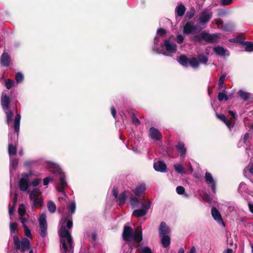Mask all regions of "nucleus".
Listing matches in <instances>:
<instances>
[{"label":"nucleus","mask_w":253,"mask_h":253,"mask_svg":"<svg viewBox=\"0 0 253 253\" xmlns=\"http://www.w3.org/2000/svg\"><path fill=\"white\" fill-rule=\"evenodd\" d=\"M139 250L141 253H152L151 249L148 246L141 247Z\"/></svg>","instance_id":"45"},{"label":"nucleus","mask_w":253,"mask_h":253,"mask_svg":"<svg viewBox=\"0 0 253 253\" xmlns=\"http://www.w3.org/2000/svg\"><path fill=\"white\" fill-rule=\"evenodd\" d=\"M10 98L4 92H2L1 98L2 108L6 115V122L9 126L13 120V112L9 108Z\"/></svg>","instance_id":"5"},{"label":"nucleus","mask_w":253,"mask_h":253,"mask_svg":"<svg viewBox=\"0 0 253 253\" xmlns=\"http://www.w3.org/2000/svg\"><path fill=\"white\" fill-rule=\"evenodd\" d=\"M159 231L160 236L168 235L170 232V229L165 222H162L160 224Z\"/></svg>","instance_id":"18"},{"label":"nucleus","mask_w":253,"mask_h":253,"mask_svg":"<svg viewBox=\"0 0 253 253\" xmlns=\"http://www.w3.org/2000/svg\"><path fill=\"white\" fill-rule=\"evenodd\" d=\"M149 133L151 138L156 141L160 140L162 137V134L160 131L153 127L150 128Z\"/></svg>","instance_id":"16"},{"label":"nucleus","mask_w":253,"mask_h":253,"mask_svg":"<svg viewBox=\"0 0 253 253\" xmlns=\"http://www.w3.org/2000/svg\"><path fill=\"white\" fill-rule=\"evenodd\" d=\"M20 119L21 116L20 114H17L15 116L14 121V128L15 131L17 133V136L20 130Z\"/></svg>","instance_id":"22"},{"label":"nucleus","mask_w":253,"mask_h":253,"mask_svg":"<svg viewBox=\"0 0 253 253\" xmlns=\"http://www.w3.org/2000/svg\"><path fill=\"white\" fill-rule=\"evenodd\" d=\"M14 81L9 79L6 80L5 82L6 87L8 89H9L14 85Z\"/></svg>","instance_id":"46"},{"label":"nucleus","mask_w":253,"mask_h":253,"mask_svg":"<svg viewBox=\"0 0 253 253\" xmlns=\"http://www.w3.org/2000/svg\"><path fill=\"white\" fill-rule=\"evenodd\" d=\"M111 114H112V116L115 118L116 117V111L115 108L114 107H112L111 109Z\"/></svg>","instance_id":"59"},{"label":"nucleus","mask_w":253,"mask_h":253,"mask_svg":"<svg viewBox=\"0 0 253 253\" xmlns=\"http://www.w3.org/2000/svg\"><path fill=\"white\" fill-rule=\"evenodd\" d=\"M244 45L246 46L245 50L247 51L251 52L253 51V42H244Z\"/></svg>","instance_id":"39"},{"label":"nucleus","mask_w":253,"mask_h":253,"mask_svg":"<svg viewBox=\"0 0 253 253\" xmlns=\"http://www.w3.org/2000/svg\"><path fill=\"white\" fill-rule=\"evenodd\" d=\"M31 200L33 201V206L35 207H41L43 206V200L40 197Z\"/></svg>","instance_id":"33"},{"label":"nucleus","mask_w":253,"mask_h":253,"mask_svg":"<svg viewBox=\"0 0 253 253\" xmlns=\"http://www.w3.org/2000/svg\"><path fill=\"white\" fill-rule=\"evenodd\" d=\"M176 191L179 195H183L184 197H188V195L185 193V189L183 186H178L176 188Z\"/></svg>","instance_id":"34"},{"label":"nucleus","mask_w":253,"mask_h":253,"mask_svg":"<svg viewBox=\"0 0 253 253\" xmlns=\"http://www.w3.org/2000/svg\"><path fill=\"white\" fill-rule=\"evenodd\" d=\"M248 173L253 175V163H250L244 170V174L247 176Z\"/></svg>","instance_id":"35"},{"label":"nucleus","mask_w":253,"mask_h":253,"mask_svg":"<svg viewBox=\"0 0 253 253\" xmlns=\"http://www.w3.org/2000/svg\"><path fill=\"white\" fill-rule=\"evenodd\" d=\"M223 253H233L232 249L228 248L223 252Z\"/></svg>","instance_id":"62"},{"label":"nucleus","mask_w":253,"mask_h":253,"mask_svg":"<svg viewBox=\"0 0 253 253\" xmlns=\"http://www.w3.org/2000/svg\"><path fill=\"white\" fill-rule=\"evenodd\" d=\"M195 41L200 42L204 40L209 43H214L217 42L218 36L217 34H210L205 32H202L200 35L195 36L194 37Z\"/></svg>","instance_id":"7"},{"label":"nucleus","mask_w":253,"mask_h":253,"mask_svg":"<svg viewBox=\"0 0 253 253\" xmlns=\"http://www.w3.org/2000/svg\"><path fill=\"white\" fill-rule=\"evenodd\" d=\"M130 204L132 208L140 207V209L133 211L132 215L135 217H142L146 215L151 207L152 202L144 197L137 198L134 197L130 198Z\"/></svg>","instance_id":"2"},{"label":"nucleus","mask_w":253,"mask_h":253,"mask_svg":"<svg viewBox=\"0 0 253 253\" xmlns=\"http://www.w3.org/2000/svg\"><path fill=\"white\" fill-rule=\"evenodd\" d=\"M18 164V160L16 159H11L10 160V166L11 167L15 169Z\"/></svg>","instance_id":"50"},{"label":"nucleus","mask_w":253,"mask_h":253,"mask_svg":"<svg viewBox=\"0 0 253 253\" xmlns=\"http://www.w3.org/2000/svg\"><path fill=\"white\" fill-rule=\"evenodd\" d=\"M162 50H165L162 53L168 56H171L177 50V45L171 42L169 40H166L162 45Z\"/></svg>","instance_id":"8"},{"label":"nucleus","mask_w":253,"mask_h":253,"mask_svg":"<svg viewBox=\"0 0 253 253\" xmlns=\"http://www.w3.org/2000/svg\"><path fill=\"white\" fill-rule=\"evenodd\" d=\"M19 219L21 221V222L22 223V225H23V227H24V225H26V223L27 222L28 220H27V218H25V217H24L22 216H20V218H19Z\"/></svg>","instance_id":"56"},{"label":"nucleus","mask_w":253,"mask_h":253,"mask_svg":"<svg viewBox=\"0 0 253 253\" xmlns=\"http://www.w3.org/2000/svg\"><path fill=\"white\" fill-rule=\"evenodd\" d=\"M211 214L215 220H216L219 224L225 226V223L223 221L221 214L219 211L215 208H212L211 209Z\"/></svg>","instance_id":"15"},{"label":"nucleus","mask_w":253,"mask_h":253,"mask_svg":"<svg viewBox=\"0 0 253 253\" xmlns=\"http://www.w3.org/2000/svg\"><path fill=\"white\" fill-rule=\"evenodd\" d=\"M177 149L180 153V156L184 157L186 153V148L184 144L182 142H179L176 146Z\"/></svg>","instance_id":"24"},{"label":"nucleus","mask_w":253,"mask_h":253,"mask_svg":"<svg viewBox=\"0 0 253 253\" xmlns=\"http://www.w3.org/2000/svg\"><path fill=\"white\" fill-rule=\"evenodd\" d=\"M161 241L163 246L164 248L168 247L170 243V238L168 235L160 236Z\"/></svg>","instance_id":"21"},{"label":"nucleus","mask_w":253,"mask_h":253,"mask_svg":"<svg viewBox=\"0 0 253 253\" xmlns=\"http://www.w3.org/2000/svg\"><path fill=\"white\" fill-rule=\"evenodd\" d=\"M127 197V192L124 191L121 193L118 197V199L119 202V205H124Z\"/></svg>","instance_id":"25"},{"label":"nucleus","mask_w":253,"mask_h":253,"mask_svg":"<svg viewBox=\"0 0 253 253\" xmlns=\"http://www.w3.org/2000/svg\"><path fill=\"white\" fill-rule=\"evenodd\" d=\"M212 16V12L210 9H205L200 13L197 22L200 27L199 30H202L206 27V24L210 22Z\"/></svg>","instance_id":"6"},{"label":"nucleus","mask_w":253,"mask_h":253,"mask_svg":"<svg viewBox=\"0 0 253 253\" xmlns=\"http://www.w3.org/2000/svg\"><path fill=\"white\" fill-rule=\"evenodd\" d=\"M53 180L52 178L50 176H47L43 180V184L44 185H47L50 181Z\"/></svg>","instance_id":"51"},{"label":"nucleus","mask_w":253,"mask_h":253,"mask_svg":"<svg viewBox=\"0 0 253 253\" xmlns=\"http://www.w3.org/2000/svg\"><path fill=\"white\" fill-rule=\"evenodd\" d=\"M146 190V186L144 183L138 185L133 190V193L137 196H140Z\"/></svg>","instance_id":"17"},{"label":"nucleus","mask_w":253,"mask_h":253,"mask_svg":"<svg viewBox=\"0 0 253 253\" xmlns=\"http://www.w3.org/2000/svg\"><path fill=\"white\" fill-rule=\"evenodd\" d=\"M47 207L48 211L51 213H53L56 211V206L55 203L52 201H49L48 202L47 204Z\"/></svg>","instance_id":"31"},{"label":"nucleus","mask_w":253,"mask_h":253,"mask_svg":"<svg viewBox=\"0 0 253 253\" xmlns=\"http://www.w3.org/2000/svg\"><path fill=\"white\" fill-rule=\"evenodd\" d=\"M30 248V241L26 238L22 239L20 244V249L21 252H24L25 251L28 250Z\"/></svg>","instance_id":"19"},{"label":"nucleus","mask_w":253,"mask_h":253,"mask_svg":"<svg viewBox=\"0 0 253 253\" xmlns=\"http://www.w3.org/2000/svg\"><path fill=\"white\" fill-rule=\"evenodd\" d=\"M14 207H10L9 208V214L10 216V219H11V216L12 215L13 212H14Z\"/></svg>","instance_id":"61"},{"label":"nucleus","mask_w":253,"mask_h":253,"mask_svg":"<svg viewBox=\"0 0 253 253\" xmlns=\"http://www.w3.org/2000/svg\"><path fill=\"white\" fill-rule=\"evenodd\" d=\"M46 216L45 213L41 214L39 219L40 227V235L42 237H45L47 234V222Z\"/></svg>","instance_id":"9"},{"label":"nucleus","mask_w":253,"mask_h":253,"mask_svg":"<svg viewBox=\"0 0 253 253\" xmlns=\"http://www.w3.org/2000/svg\"><path fill=\"white\" fill-rule=\"evenodd\" d=\"M10 56L5 52H4L1 57L0 63L4 66H8L10 63Z\"/></svg>","instance_id":"23"},{"label":"nucleus","mask_w":253,"mask_h":253,"mask_svg":"<svg viewBox=\"0 0 253 253\" xmlns=\"http://www.w3.org/2000/svg\"><path fill=\"white\" fill-rule=\"evenodd\" d=\"M200 27L198 23L195 25L193 21H190L185 24L183 28V33L187 34L194 33L201 31V30H199Z\"/></svg>","instance_id":"11"},{"label":"nucleus","mask_w":253,"mask_h":253,"mask_svg":"<svg viewBox=\"0 0 253 253\" xmlns=\"http://www.w3.org/2000/svg\"><path fill=\"white\" fill-rule=\"evenodd\" d=\"M132 123L135 125H139L140 124L139 120L135 116H133L132 118Z\"/></svg>","instance_id":"57"},{"label":"nucleus","mask_w":253,"mask_h":253,"mask_svg":"<svg viewBox=\"0 0 253 253\" xmlns=\"http://www.w3.org/2000/svg\"><path fill=\"white\" fill-rule=\"evenodd\" d=\"M175 170L178 173H185L184 169L181 164H176L174 165Z\"/></svg>","instance_id":"40"},{"label":"nucleus","mask_w":253,"mask_h":253,"mask_svg":"<svg viewBox=\"0 0 253 253\" xmlns=\"http://www.w3.org/2000/svg\"><path fill=\"white\" fill-rule=\"evenodd\" d=\"M17 224L16 222H10L9 228L10 231L11 233H15L17 231Z\"/></svg>","instance_id":"42"},{"label":"nucleus","mask_w":253,"mask_h":253,"mask_svg":"<svg viewBox=\"0 0 253 253\" xmlns=\"http://www.w3.org/2000/svg\"><path fill=\"white\" fill-rule=\"evenodd\" d=\"M225 78H226V75H225V74L221 75L220 76V78H219V79L218 81V85H219V87L221 88L223 86V85L224 84V81L225 80Z\"/></svg>","instance_id":"47"},{"label":"nucleus","mask_w":253,"mask_h":253,"mask_svg":"<svg viewBox=\"0 0 253 253\" xmlns=\"http://www.w3.org/2000/svg\"><path fill=\"white\" fill-rule=\"evenodd\" d=\"M214 51L216 54L220 56H224L226 54L227 50L223 47L217 46L213 48Z\"/></svg>","instance_id":"29"},{"label":"nucleus","mask_w":253,"mask_h":253,"mask_svg":"<svg viewBox=\"0 0 253 253\" xmlns=\"http://www.w3.org/2000/svg\"><path fill=\"white\" fill-rule=\"evenodd\" d=\"M249 208L250 210V211L253 213V204L249 203Z\"/></svg>","instance_id":"64"},{"label":"nucleus","mask_w":253,"mask_h":253,"mask_svg":"<svg viewBox=\"0 0 253 253\" xmlns=\"http://www.w3.org/2000/svg\"><path fill=\"white\" fill-rule=\"evenodd\" d=\"M159 38L158 36L156 37L154 39V45L153 47V50L157 53H162L161 50L159 48Z\"/></svg>","instance_id":"32"},{"label":"nucleus","mask_w":253,"mask_h":253,"mask_svg":"<svg viewBox=\"0 0 253 253\" xmlns=\"http://www.w3.org/2000/svg\"><path fill=\"white\" fill-rule=\"evenodd\" d=\"M189 65L193 68H197L199 65V62L196 58H192L189 60Z\"/></svg>","instance_id":"37"},{"label":"nucleus","mask_w":253,"mask_h":253,"mask_svg":"<svg viewBox=\"0 0 253 253\" xmlns=\"http://www.w3.org/2000/svg\"><path fill=\"white\" fill-rule=\"evenodd\" d=\"M41 194V190L39 188H34L30 193V200L39 198Z\"/></svg>","instance_id":"27"},{"label":"nucleus","mask_w":253,"mask_h":253,"mask_svg":"<svg viewBox=\"0 0 253 253\" xmlns=\"http://www.w3.org/2000/svg\"><path fill=\"white\" fill-rule=\"evenodd\" d=\"M184 41V38L181 35H179L177 36L176 38V42L178 43H181Z\"/></svg>","instance_id":"55"},{"label":"nucleus","mask_w":253,"mask_h":253,"mask_svg":"<svg viewBox=\"0 0 253 253\" xmlns=\"http://www.w3.org/2000/svg\"><path fill=\"white\" fill-rule=\"evenodd\" d=\"M50 170L59 176L60 186L57 187V190L65 194L64 188L67 186V182L65 180V175L64 173L62 172L61 169L59 168L57 165L51 163L50 164Z\"/></svg>","instance_id":"4"},{"label":"nucleus","mask_w":253,"mask_h":253,"mask_svg":"<svg viewBox=\"0 0 253 253\" xmlns=\"http://www.w3.org/2000/svg\"><path fill=\"white\" fill-rule=\"evenodd\" d=\"M239 94L244 101H247L250 97V94L248 92L241 90L239 91Z\"/></svg>","instance_id":"36"},{"label":"nucleus","mask_w":253,"mask_h":253,"mask_svg":"<svg viewBox=\"0 0 253 253\" xmlns=\"http://www.w3.org/2000/svg\"><path fill=\"white\" fill-rule=\"evenodd\" d=\"M250 138V135L248 133H246L244 135H243L240 140L239 141L238 146V147H241L243 146L244 144L247 143V142L249 141Z\"/></svg>","instance_id":"26"},{"label":"nucleus","mask_w":253,"mask_h":253,"mask_svg":"<svg viewBox=\"0 0 253 253\" xmlns=\"http://www.w3.org/2000/svg\"><path fill=\"white\" fill-rule=\"evenodd\" d=\"M23 228L24 229L25 235L28 238H32V236L31 234V230L29 229V228L26 225H24Z\"/></svg>","instance_id":"48"},{"label":"nucleus","mask_w":253,"mask_h":253,"mask_svg":"<svg viewBox=\"0 0 253 253\" xmlns=\"http://www.w3.org/2000/svg\"><path fill=\"white\" fill-rule=\"evenodd\" d=\"M198 59L200 62L204 64H206L208 61V57L203 54H200L198 56Z\"/></svg>","instance_id":"44"},{"label":"nucleus","mask_w":253,"mask_h":253,"mask_svg":"<svg viewBox=\"0 0 253 253\" xmlns=\"http://www.w3.org/2000/svg\"><path fill=\"white\" fill-rule=\"evenodd\" d=\"M226 91L223 90L222 92H219L218 94V99L219 101L225 100L227 101L228 99V97L226 94Z\"/></svg>","instance_id":"38"},{"label":"nucleus","mask_w":253,"mask_h":253,"mask_svg":"<svg viewBox=\"0 0 253 253\" xmlns=\"http://www.w3.org/2000/svg\"><path fill=\"white\" fill-rule=\"evenodd\" d=\"M31 175V172L22 174V178L19 182V188L21 190L23 191H28V192H29L28 191V188L29 187V177Z\"/></svg>","instance_id":"10"},{"label":"nucleus","mask_w":253,"mask_h":253,"mask_svg":"<svg viewBox=\"0 0 253 253\" xmlns=\"http://www.w3.org/2000/svg\"><path fill=\"white\" fill-rule=\"evenodd\" d=\"M216 116L218 119L223 122L228 126V127L229 129L232 127L233 126L232 125L231 122L226 118V117L224 114H216Z\"/></svg>","instance_id":"20"},{"label":"nucleus","mask_w":253,"mask_h":253,"mask_svg":"<svg viewBox=\"0 0 253 253\" xmlns=\"http://www.w3.org/2000/svg\"><path fill=\"white\" fill-rule=\"evenodd\" d=\"M23 79H24V76H23V74H22L20 73H18L16 74V77H15V80L17 83L21 82L23 80Z\"/></svg>","instance_id":"49"},{"label":"nucleus","mask_w":253,"mask_h":253,"mask_svg":"<svg viewBox=\"0 0 253 253\" xmlns=\"http://www.w3.org/2000/svg\"><path fill=\"white\" fill-rule=\"evenodd\" d=\"M157 35L160 36H163L166 34V31L162 28H160L157 30Z\"/></svg>","instance_id":"53"},{"label":"nucleus","mask_w":253,"mask_h":253,"mask_svg":"<svg viewBox=\"0 0 253 253\" xmlns=\"http://www.w3.org/2000/svg\"><path fill=\"white\" fill-rule=\"evenodd\" d=\"M16 141L17 140L16 139L13 141L11 136V133L9 132L8 139V154L10 157L12 155H14L16 154L17 148L16 146L14 145V143H15Z\"/></svg>","instance_id":"13"},{"label":"nucleus","mask_w":253,"mask_h":253,"mask_svg":"<svg viewBox=\"0 0 253 253\" xmlns=\"http://www.w3.org/2000/svg\"><path fill=\"white\" fill-rule=\"evenodd\" d=\"M229 113L232 116V118L231 119L230 122H232L233 120L235 119L236 113L232 111H229Z\"/></svg>","instance_id":"60"},{"label":"nucleus","mask_w":253,"mask_h":253,"mask_svg":"<svg viewBox=\"0 0 253 253\" xmlns=\"http://www.w3.org/2000/svg\"><path fill=\"white\" fill-rule=\"evenodd\" d=\"M177 61L183 66L187 67L189 65V60L185 55H180Z\"/></svg>","instance_id":"28"},{"label":"nucleus","mask_w":253,"mask_h":253,"mask_svg":"<svg viewBox=\"0 0 253 253\" xmlns=\"http://www.w3.org/2000/svg\"><path fill=\"white\" fill-rule=\"evenodd\" d=\"M175 11L177 15L181 17L183 16L185 13V7L183 4H180L176 6Z\"/></svg>","instance_id":"30"},{"label":"nucleus","mask_w":253,"mask_h":253,"mask_svg":"<svg viewBox=\"0 0 253 253\" xmlns=\"http://www.w3.org/2000/svg\"><path fill=\"white\" fill-rule=\"evenodd\" d=\"M118 191L117 189L114 188L112 190V194L115 198H118Z\"/></svg>","instance_id":"58"},{"label":"nucleus","mask_w":253,"mask_h":253,"mask_svg":"<svg viewBox=\"0 0 253 253\" xmlns=\"http://www.w3.org/2000/svg\"><path fill=\"white\" fill-rule=\"evenodd\" d=\"M188 253H196V248L194 246H193L190 249Z\"/></svg>","instance_id":"63"},{"label":"nucleus","mask_w":253,"mask_h":253,"mask_svg":"<svg viewBox=\"0 0 253 253\" xmlns=\"http://www.w3.org/2000/svg\"><path fill=\"white\" fill-rule=\"evenodd\" d=\"M154 169L160 172H166L167 171V167L166 164L162 161H158L153 164Z\"/></svg>","instance_id":"14"},{"label":"nucleus","mask_w":253,"mask_h":253,"mask_svg":"<svg viewBox=\"0 0 253 253\" xmlns=\"http://www.w3.org/2000/svg\"><path fill=\"white\" fill-rule=\"evenodd\" d=\"M13 242L16 247V249L17 250H19L20 249V244L21 242L19 240V239L17 235H14L13 237Z\"/></svg>","instance_id":"41"},{"label":"nucleus","mask_w":253,"mask_h":253,"mask_svg":"<svg viewBox=\"0 0 253 253\" xmlns=\"http://www.w3.org/2000/svg\"><path fill=\"white\" fill-rule=\"evenodd\" d=\"M123 239L126 241L133 240L139 242L142 240V232L140 226H138L134 232L127 226H125L123 233Z\"/></svg>","instance_id":"3"},{"label":"nucleus","mask_w":253,"mask_h":253,"mask_svg":"<svg viewBox=\"0 0 253 253\" xmlns=\"http://www.w3.org/2000/svg\"><path fill=\"white\" fill-rule=\"evenodd\" d=\"M75 210L76 203L74 201H72L70 204L67 205L68 213L67 211L64 213V210L62 211L60 209L58 210L59 212L63 214L62 218V222L59 231L61 242V253H73L74 252L72 238L66 227L70 229L72 227V221L68 219V214L70 212L72 214H74Z\"/></svg>","instance_id":"1"},{"label":"nucleus","mask_w":253,"mask_h":253,"mask_svg":"<svg viewBox=\"0 0 253 253\" xmlns=\"http://www.w3.org/2000/svg\"><path fill=\"white\" fill-rule=\"evenodd\" d=\"M205 181L207 184L211 187L213 193L216 192V182L210 172H206L205 173Z\"/></svg>","instance_id":"12"},{"label":"nucleus","mask_w":253,"mask_h":253,"mask_svg":"<svg viewBox=\"0 0 253 253\" xmlns=\"http://www.w3.org/2000/svg\"><path fill=\"white\" fill-rule=\"evenodd\" d=\"M26 212V208L23 204H20L18 208V213L20 216L25 215Z\"/></svg>","instance_id":"43"},{"label":"nucleus","mask_w":253,"mask_h":253,"mask_svg":"<svg viewBox=\"0 0 253 253\" xmlns=\"http://www.w3.org/2000/svg\"><path fill=\"white\" fill-rule=\"evenodd\" d=\"M41 178H36L32 181V185L33 186H37L41 183Z\"/></svg>","instance_id":"52"},{"label":"nucleus","mask_w":253,"mask_h":253,"mask_svg":"<svg viewBox=\"0 0 253 253\" xmlns=\"http://www.w3.org/2000/svg\"><path fill=\"white\" fill-rule=\"evenodd\" d=\"M233 1V0H221V4L222 5H227L231 4Z\"/></svg>","instance_id":"54"}]
</instances>
